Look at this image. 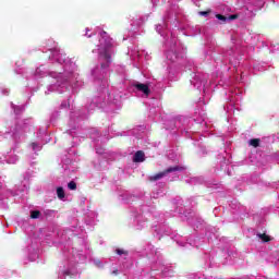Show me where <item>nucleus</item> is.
<instances>
[{
	"mask_svg": "<svg viewBox=\"0 0 279 279\" xmlns=\"http://www.w3.org/2000/svg\"><path fill=\"white\" fill-rule=\"evenodd\" d=\"M156 32H158L160 34V36H165V34L167 33V23H162V24H158L156 26Z\"/></svg>",
	"mask_w": 279,
	"mask_h": 279,
	"instance_id": "2eb2a0df",
	"label": "nucleus"
},
{
	"mask_svg": "<svg viewBox=\"0 0 279 279\" xmlns=\"http://www.w3.org/2000/svg\"><path fill=\"white\" fill-rule=\"evenodd\" d=\"M166 45L169 47V50L166 53L167 60H169L170 62H175V60H178V58H180L178 56V51H180L182 49V44H180V41H178V38H175V36H173V34H171V38L169 41H167Z\"/></svg>",
	"mask_w": 279,
	"mask_h": 279,
	"instance_id": "20e7f679",
	"label": "nucleus"
},
{
	"mask_svg": "<svg viewBox=\"0 0 279 279\" xmlns=\"http://www.w3.org/2000/svg\"><path fill=\"white\" fill-rule=\"evenodd\" d=\"M128 54L130 56L131 60H133V62L141 60V51H138V47L136 46L130 48Z\"/></svg>",
	"mask_w": 279,
	"mask_h": 279,
	"instance_id": "9d476101",
	"label": "nucleus"
},
{
	"mask_svg": "<svg viewBox=\"0 0 279 279\" xmlns=\"http://www.w3.org/2000/svg\"><path fill=\"white\" fill-rule=\"evenodd\" d=\"M93 53H98L99 58H102L106 63H102L100 68H94L92 70V77H94V80H105L108 76L110 58L112 53H114V41H112L108 33H100L98 45L96 49L93 50Z\"/></svg>",
	"mask_w": 279,
	"mask_h": 279,
	"instance_id": "f03ea898",
	"label": "nucleus"
},
{
	"mask_svg": "<svg viewBox=\"0 0 279 279\" xmlns=\"http://www.w3.org/2000/svg\"><path fill=\"white\" fill-rule=\"evenodd\" d=\"M22 130H24V132H25V126H22Z\"/></svg>",
	"mask_w": 279,
	"mask_h": 279,
	"instance_id": "58836bf2",
	"label": "nucleus"
},
{
	"mask_svg": "<svg viewBox=\"0 0 279 279\" xmlns=\"http://www.w3.org/2000/svg\"><path fill=\"white\" fill-rule=\"evenodd\" d=\"M40 217V211L34 210L31 213V218L32 219H38Z\"/></svg>",
	"mask_w": 279,
	"mask_h": 279,
	"instance_id": "b1692460",
	"label": "nucleus"
},
{
	"mask_svg": "<svg viewBox=\"0 0 279 279\" xmlns=\"http://www.w3.org/2000/svg\"><path fill=\"white\" fill-rule=\"evenodd\" d=\"M215 12H213V10H207V11H201L198 12L199 16H205V17H208V19H213V14Z\"/></svg>",
	"mask_w": 279,
	"mask_h": 279,
	"instance_id": "a211bd4d",
	"label": "nucleus"
},
{
	"mask_svg": "<svg viewBox=\"0 0 279 279\" xmlns=\"http://www.w3.org/2000/svg\"><path fill=\"white\" fill-rule=\"evenodd\" d=\"M187 243H189L190 245H197L195 242H193V241H191V240H190Z\"/></svg>",
	"mask_w": 279,
	"mask_h": 279,
	"instance_id": "473e14b6",
	"label": "nucleus"
},
{
	"mask_svg": "<svg viewBox=\"0 0 279 279\" xmlns=\"http://www.w3.org/2000/svg\"><path fill=\"white\" fill-rule=\"evenodd\" d=\"M213 19H217L219 21L220 25H223L226 23H230L231 21H236V19L243 20L244 16L241 13H234V14H231V15H222V14L214 12L213 13Z\"/></svg>",
	"mask_w": 279,
	"mask_h": 279,
	"instance_id": "6e6552de",
	"label": "nucleus"
},
{
	"mask_svg": "<svg viewBox=\"0 0 279 279\" xmlns=\"http://www.w3.org/2000/svg\"><path fill=\"white\" fill-rule=\"evenodd\" d=\"M171 276H173V269L169 266H165L160 262H157L151 266L150 279L171 278Z\"/></svg>",
	"mask_w": 279,
	"mask_h": 279,
	"instance_id": "7ed1b4c3",
	"label": "nucleus"
},
{
	"mask_svg": "<svg viewBox=\"0 0 279 279\" xmlns=\"http://www.w3.org/2000/svg\"><path fill=\"white\" fill-rule=\"evenodd\" d=\"M12 108H13L15 114H21V112H23V110H25V106L14 107V105H12Z\"/></svg>",
	"mask_w": 279,
	"mask_h": 279,
	"instance_id": "412c9836",
	"label": "nucleus"
},
{
	"mask_svg": "<svg viewBox=\"0 0 279 279\" xmlns=\"http://www.w3.org/2000/svg\"><path fill=\"white\" fill-rule=\"evenodd\" d=\"M7 162L9 165H15V162H19V156L16 155H10L7 159Z\"/></svg>",
	"mask_w": 279,
	"mask_h": 279,
	"instance_id": "f3484780",
	"label": "nucleus"
},
{
	"mask_svg": "<svg viewBox=\"0 0 279 279\" xmlns=\"http://www.w3.org/2000/svg\"><path fill=\"white\" fill-rule=\"evenodd\" d=\"M250 5H255V8H260L263 5V0H246Z\"/></svg>",
	"mask_w": 279,
	"mask_h": 279,
	"instance_id": "6ab92c4d",
	"label": "nucleus"
},
{
	"mask_svg": "<svg viewBox=\"0 0 279 279\" xmlns=\"http://www.w3.org/2000/svg\"><path fill=\"white\" fill-rule=\"evenodd\" d=\"M57 195H58L59 199H64V189L58 187Z\"/></svg>",
	"mask_w": 279,
	"mask_h": 279,
	"instance_id": "5701e85b",
	"label": "nucleus"
},
{
	"mask_svg": "<svg viewBox=\"0 0 279 279\" xmlns=\"http://www.w3.org/2000/svg\"><path fill=\"white\" fill-rule=\"evenodd\" d=\"M202 32V28L199 26H190V36H197Z\"/></svg>",
	"mask_w": 279,
	"mask_h": 279,
	"instance_id": "dca6fc26",
	"label": "nucleus"
},
{
	"mask_svg": "<svg viewBox=\"0 0 279 279\" xmlns=\"http://www.w3.org/2000/svg\"><path fill=\"white\" fill-rule=\"evenodd\" d=\"M133 66H138V65H136V63H133Z\"/></svg>",
	"mask_w": 279,
	"mask_h": 279,
	"instance_id": "e433bc0d",
	"label": "nucleus"
},
{
	"mask_svg": "<svg viewBox=\"0 0 279 279\" xmlns=\"http://www.w3.org/2000/svg\"><path fill=\"white\" fill-rule=\"evenodd\" d=\"M31 146H32L33 151H40V149H43V145H40L38 143H33Z\"/></svg>",
	"mask_w": 279,
	"mask_h": 279,
	"instance_id": "4be33fe9",
	"label": "nucleus"
},
{
	"mask_svg": "<svg viewBox=\"0 0 279 279\" xmlns=\"http://www.w3.org/2000/svg\"><path fill=\"white\" fill-rule=\"evenodd\" d=\"M241 90L236 89L235 92L231 93L229 97V105L227 106V112L229 114L235 110H241Z\"/></svg>",
	"mask_w": 279,
	"mask_h": 279,
	"instance_id": "423d86ee",
	"label": "nucleus"
},
{
	"mask_svg": "<svg viewBox=\"0 0 279 279\" xmlns=\"http://www.w3.org/2000/svg\"><path fill=\"white\" fill-rule=\"evenodd\" d=\"M90 217H92L93 220H92V221H88V223H89V225H93V223H95V218L97 217V213L92 211V213H90Z\"/></svg>",
	"mask_w": 279,
	"mask_h": 279,
	"instance_id": "bb28decb",
	"label": "nucleus"
},
{
	"mask_svg": "<svg viewBox=\"0 0 279 279\" xmlns=\"http://www.w3.org/2000/svg\"><path fill=\"white\" fill-rule=\"evenodd\" d=\"M68 187L70 189V191H75L77 189V184L75 182L71 181L68 184Z\"/></svg>",
	"mask_w": 279,
	"mask_h": 279,
	"instance_id": "a878e982",
	"label": "nucleus"
},
{
	"mask_svg": "<svg viewBox=\"0 0 279 279\" xmlns=\"http://www.w3.org/2000/svg\"><path fill=\"white\" fill-rule=\"evenodd\" d=\"M73 256L77 263H84L87 258L86 254H83L77 250L73 251Z\"/></svg>",
	"mask_w": 279,
	"mask_h": 279,
	"instance_id": "f8f14e48",
	"label": "nucleus"
},
{
	"mask_svg": "<svg viewBox=\"0 0 279 279\" xmlns=\"http://www.w3.org/2000/svg\"><path fill=\"white\" fill-rule=\"evenodd\" d=\"M61 107H62V108H66V104H64V102L61 104Z\"/></svg>",
	"mask_w": 279,
	"mask_h": 279,
	"instance_id": "72a5a7b5",
	"label": "nucleus"
},
{
	"mask_svg": "<svg viewBox=\"0 0 279 279\" xmlns=\"http://www.w3.org/2000/svg\"><path fill=\"white\" fill-rule=\"evenodd\" d=\"M117 71H118V73H123V71H125V69L123 66H118Z\"/></svg>",
	"mask_w": 279,
	"mask_h": 279,
	"instance_id": "c756f323",
	"label": "nucleus"
},
{
	"mask_svg": "<svg viewBox=\"0 0 279 279\" xmlns=\"http://www.w3.org/2000/svg\"><path fill=\"white\" fill-rule=\"evenodd\" d=\"M62 276H75L77 274V268L72 267V268H65L61 270Z\"/></svg>",
	"mask_w": 279,
	"mask_h": 279,
	"instance_id": "ddd939ff",
	"label": "nucleus"
},
{
	"mask_svg": "<svg viewBox=\"0 0 279 279\" xmlns=\"http://www.w3.org/2000/svg\"><path fill=\"white\" fill-rule=\"evenodd\" d=\"M119 99H121V97H117V98H114V100H116V101H119Z\"/></svg>",
	"mask_w": 279,
	"mask_h": 279,
	"instance_id": "f704fd0d",
	"label": "nucleus"
},
{
	"mask_svg": "<svg viewBox=\"0 0 279 279\" xmlns=\"http://www.w3.org/2000/svg\"><path fill=\"white\" fill-rule=\"evenodd\" d=\"M145 219H147V214H140L135 216V221L137 223V229L141 230L145 226Z\"/></svg>",
	"mask_w": 279,
	"mask_h": 279,
	"instance_id": "9b49d317",
	"label": "nucleus"
},
{
	"mask_svg": "<svg viewBox=\"0 0 279 279\" xmlns=\"http://www.w3.org/2000/svg\"><path fill=\"white\" fill-rule=\"evenodd\" d=\"M230 62H232V58H229Z\"/></svg>",
	"mask_w": 279,
	"mask_h": 279,
	"instance_id": "ea45409f",
	"label": "nucleus"
},
{
	"mask_svg": "<svg viewBox=\"0 0 279 279\" xmlns=\"http://www.w3.org/2000/svg\"><path fill=\"white\" fill-rule=\"evenodd\" d=\"M49 51L50 68L48 69L47 65L36 68L31 73V77L27 78L31 82V86L34 87V84L40 82L47 75H50L57 82L47 87L46 95H50V93H66L70 87L78 88V86H82L80 73H77V64L73 59L66 58V53L58 48Z\"/></svg>",
	"mask_w": 279,
	"mask_h": 279,
	"instance_id": "f257e3e1",
	"label": "nucleus"
},
{
	"mask_svg": "<svg viewBox=\"0 0 279 279\" xmlns=\"http://www.w3.org/2000/svg\"><path fill=\"white\" fill-rule=\"evenodd\" d=\"M238 56L239 54V52H234V51H232V50H229L228 52H227V56Z\"/></svg>",
	"mask_w": 279,
	"mask_h": 279,
	"instance_id": "c85d7f7f",
	"label": "nucleus"
},
{
	"mask_svg": "<svg viewBox=\"0 0 279 279\" xmlns=\"http://www.w3.org/2000/svg\"><path fill=\"white\" fill-rule=\"evenodd\" d=\"M109 99H112V95H109Z\"/></svg>",
	"mask_w": 279,
	"mask_h": 279,
	"instance_id": "c9c22d12",
	"label": "nucleus"
},
{
	"mask_svg": "<svg viewBox=\"0 0 279 279\" xmlns=\"http://www.w3.org/2000/svg\"><path fill=\"white\" fill-rule=\"evenodd\" d=\"M116 252H117V254H119V256H121V254H125V251H123L121 248H118Z\"/></svg>",
	"mask_w": 279,
	"mask_h": 279,
	"instance_id": "7c9ffc66",
	"label": "nucleus"
},
{
	"mask_svg": "<svg viewBox=\"0 0 279 279\" xmlns=\"http://www.w3.org/2000/svg\"><path fill=\"white\" fill-rule=\"evenodd\" d=\"M257 236L263 241L264 243H267L269 241V238L267 234H257Z\"/></svg>",
	"mask_w": 279,
	"mask_h": 279,
	"instance_id": "393cba45",
	"label": "nucleus"
},
{
	"mask_svg": "<svg viewBox=\"0 0 279 279\" xmlns=\"http://www.w3.org/2000/svg\"><path fill=\"white\" fill-rule=\"evenodd\" d=\"M88 32H90V28H86V29H85V36H86L87 38H90L93 35L89 34Z\"/></svg>",
	"mask_w": 279,
	"mask_h": 279,
	"instance_id": "cd10ccee",
	"label": "nucleus"
},
{
	"mask_svg": "<svg viewBox=\"0 0 279 279\" xmlns=\"http://www.w3.org/2000/svg\"><path fill=\"white\" fill-rule=\"evenodd\" d=\"M248 145H251V147H258V145H260V140L258 138L250 140Z\"/></svg>",
	"mask_w": 279,
	"mask_h": 279,
	"instance_id": "aec40b11",
	"label": "nucleus"
},
{
	"mask_svg": "<svg viewBox=\"0 0 279 279\" xmlns=\"http://www.w3.org/2000/svg\"><path fill=\"white\" fill-rule=\"evenodd\" d=\"M134 162H143L145 160V153L138 150L133 157Z\"/></svg>",
	"mask_w": 279,
	"mask_h": 279,
	"instance_id": "4468645a",
	"label": "nucleus"
},
{
	"mask_svg": "<svg viewBox=\"0 0 279 279\" xmlns=\"http://www.w3.org/2000/svg\"><path fill=\"white\" fill-rule=\"evenodd\" d=\"M177 243H178L179 245H182L183 247H186V243H184V242H182V241H177Z\"/></svg>",
	"mask_w": 279,
	"mask_h": 279,
	"instance_id": "2f4dec72",
	"label": "nucleus"
},
{
	"mask_svg": "<svg viewBox=\"0 0 279 279\" xmlns=\"http://www.w3.org/2000/svg\"><path fill=\"white\" fill-rule=\"evenodd\" d=\"M180 171H184V167H171L168 168L166 172H159L153 177H150V180L156 182V180H160L161 178H165V175H169V173H172V175H179Z\"/></svg>",
	"mask_w": 279,
	"mask_h": 279,
	"instance_id": "1a4fd4ad",
	"label": "nucleus"
},
{
	"mask_svg": "<svg viewBox=\"0 0 279 279\" xmlns=\"http://www.w3.org/2000/svg\"><path fill=\"white\" fill-rule=\"evenodd\" d=\"M133 66H138V65H136V63H133Z\"/></svg>",
	"mask_w": 279,
	"mask_h": 279,
	"instance_id": "4c0bfd02",
	"label": "nucleus"
},
{
	"mask_svg": "<svg viewBox=\"0 0 279 279\" xmlns=\"http://www.w3.org/2000/svg\"><path fill=\"white\" fill-rule=\"evenodd\" d=\"M131 85L136 95H141V97H149V94L151 93V89H149V85L141 83L138 81H133Z\"/></svg>",
	"mask_w": 279,
	"mask_h": 279,
	"instance_id": "0eeeda50",
	"label": "nucleus"
},
{
	"mask_svg": "<svg viewBox=\"0 0 279 279\" xmlns=\"http://www.w3.org/2000/svg\"><path fill=\"white\" fill-rule=\"evenodd\" d=\"M191 84H193L195 88H198V89L203 88V93L205 95L209 93L210 81H208V74H202V73L196 74L194 78L191 81Z\"/></svg>",
	"mask_w": 279,
	"mask_h": 279,
	"instance_id": "39448f33",
	"label": "nucleus"
}]
</instances>
